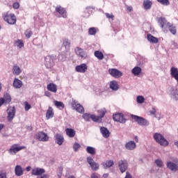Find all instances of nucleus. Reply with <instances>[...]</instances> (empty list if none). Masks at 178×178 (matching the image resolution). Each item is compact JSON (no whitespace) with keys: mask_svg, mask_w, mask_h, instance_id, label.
<instances>
[{"mask_svg":"<svg viewBox=\"0 0 178 178\" xmlns=\"http://www.w3.org/2000/svg\"><path fill=\"white\" fill-rule=\"evenodd\" d=\"M2 17L6 23L8 24H16L17 19H16V15L13 13H9V12L4 13L2 15Z\"/></svg>","mask_w":178,"mask_h":178,"instance_id":"nucleus-1","label":"nucleus"},{"mask_svg":"<svg viewBox=\"0 0 178 178\" xmlns=\"http://www.w3.org/2000/svg\"><path fill=\"white\" fill-rule=\"evenodd\" d=\"M153 137L155 141L162 147H168L169 145V142L165 138V137H163V136H162V134L155 133Z\"/></svg>","mask_w":178,"mask_h":178,"instance_id":"nucleus-2","label":"nucleus"},{"mask_svg":"<svg viewBox=\"0 0 178 178\" xmlns=\"http://www.w3.org/2000/svg\"><path fill=\"white\" fill-rule=\"evenodd\" d=\"M7 112V120L8 122H12L13 119H15V116H16V108L15 106H9L6 111Z\"/></svg>","mask_w":178,"mask_h":178,"instance_id":"nucleus-3","label":"nucleus"},{"mask_svg":"<svg viewBox=\"0 0 178 178\" xmlns=\"http://www.w3.org/2000/svg\"><path fill=\"white\" fill-rule=\"evenodd\" d=\"M131 119H133V120H135L136 123H138V124H140V126H147V124H148V121H147V120H145L143 117L131 114Z\"/></svg>","mask_w":178,"mask_h":178,"instance_id":"nucleus-4","label":"nucleus"},{"mask_svg":"<svg viewBox=\"0 0 178 178\" xmlns=\"http://www.w3.org/2000/svg\"><path fill=\"white\" fill-rule=\"evenodd\" d=\"M55 12L56 13H58L60 17H63V19H66V17H67V11L66 10V8L60 6L56 7Z\"/></svg>","mask_w":178,"mask_h":178,"instance_id":"nucleus-5","label":"nucleus"},{"mask_svg":"<svg viewBox=\"0 0 178 178\" xmlns=\"http://www.w3.org/2000/svg\"><path fill=\"white\" fill-rule=\"evenodd\" d=\"M106 108H102L97 111L99 115H95L96 123H101L102 122V118L106 115Z\"/></svg>","mask_w":178,"mask_h":178,"instance_id":"nucleus-6","label":"nucleus"},{"mask_svg":"<svg viewBox=\"0 0 178 178\" xmlns=\"http://www.w3.org/2000/svg\"><path fill=\"white\" fill-rule=\"evenodd\" d=\"M22 149H26V146H20L19 147V145L17 144H14L13 145L10 149H9V153L10 154H17L19 151H22Z\"/></svg>","mask_w":178,"mask_h":178,"instance_id":"nucleus-7","label":"nucleus"},{"mask_svg":"<svg viewBox=\"0 0 178 178\" xmlns=\"http://www.w3.org/2000/svg\"><path fill=\"white\" fill-rule=\"evenodd\" d=\"M87 162L90 164L92 170H98L99 169V164H98V163H95L92 157L88 156L87 158Z\"/></svg>","mask_w":178,"mask_h":178,"instance_id":"nucleus-8","label":"nucleus"},{"mask_svg":"<svg viewBox=\"0 0 178 178\" xmlns=\"http://www.w3.org/2000/svg\"><path fill=\"white\" fill-rule=\"evenodd\" d=\"M108 73L115 79H119V77H122L123 76V73L118 69L111 68L108 70Z\"/></svg>","mask_w":178,"mask_h":178,"instance_id":"nucleus-9","label":"nucleus"},{"mask_svg":"<svg viewBox=\"0 0 178 178\" xmlns=\"http://www.w3.org/2000/svg\"><path fill=\"white\" fill-rule=\"evenodd\" d=\"M128 166L129 164L126 160H120L118 162V168H120L121 173H124V172L127 170Z\"/></svg>","mask_w":178,"mask_h":178,"instance_id":"nucleus-10","label":"nucleus"},{"mask_svg":"<svg viewBox=\"0 0 178 178\" xmlns=\"http://www.w3.org/2000/svg\"><path fill=\"white\" fill-rule=\"evenodd\" d=\"M71 105L72 106V108L75 109L76 112H79V113H83V112H84V108L83 107V106H81V104H77L76 101H72Z\"/></svg>","mask_w":178,"mask_h":178,"instance_id":"nucleus-11","label":"nucleus"},{"mask_svg":"<svg viewBox=\"0 0 178 178\" xmlns=\"http://www.w3.org/2000/svg\"><path fill=\"white\" fill-rule=\"evenodd\" d=\"M113 119L115 122H119L120 123H126V118L123 113H117L113 115Z\"/></svg>","mask_w":178,"mask_h":178,"instance_id":"nucleus-12","label":"nucleus"},{"mask_svg":"<svg viewBox=\"0 0 178 178\" xmlns=\"http://www.w3.org/2000/svg\"><path fill=\"white\" fill-rule=\"evenodd\" d=\"M75 54L81 59H86L87 58V53L84 51V49L80 47H76L75 49Z\"/></svg>","mask_w":178,"mask_h":178,"instance_id":"nucleus-13","label":"nucleus"},{"mask_svg":"<svg viewBox=\"0 0 178 178\" xmlns=\"http://www.w3.org/2000/svg\"><path fill=\"white\" fill-rule=\"evenodd\" d=\"M88 69V66L86 63H82L79 65H77L75 67V70L78 73H86V72H87Z\"/></svg>","mask_w":178,"mask_h":178,"instance_id":"nucleus-14","label":"nucleus"},{"mask_svg":"<svg viewBox=\"0 0 178 178\" xmlns=\"http://www.w3.org/2000/svg\"><path fill=\"white\" fill-rule=\"evenodd\" d=\"M36 137L37 139L39 141H48V140H49V138L48 137V135H47V134L42 132V131H40L36 134Z\"/></svg>","mask_w":178,"mask_h":178,"instance_id":"nucleus-15","label":"nucleus"},{"mask_svg":"<svg viewBox=\"0 0 178 178\" xmlns=\"http://www.w3.org/2000/svg\"><path fill=\"white\" fill-rule=\"evenodd\" d=\"M45 65L47 69H51L54 66V56H47L45 58Z\"/></svg>","mask_w":178,"mask_h":178,"instance_id":"nucleus-16","label":"nucleus"},{"mask_svg":"<svg viewBox=\"0 0 178 178\" xmlns=\"http://www.w3.org/2000/svg\"><path fill=\"white\" fill-rule=\"evenodd\" d=\"M45 173V170L44 168H35L32 170V176H42Z\"/></svg>","mask_w":178,"mask_h":178,"instance_id":"nucleus-17","label":"nucleus"},{"mask_svg":"<svg viewBox=\"0 0 178 178\" xmlns=\"http://www.w3.org/2000/svg\"><path fill=\"white\" fill-rule=\"evenodd\" d=\"M137 145L135 141L131 140L125 144V148L127 149H129V151H133V149H136Z\"/></svg>","mask_w":178,"mask_h":178,"instance_id":"nucleus-18","label":"nucleus"},{"mask_svg":"<svg viewBox=\"0 0 178 178\" xmlns=\"http://www.w3.org/2000/svg\"><path fill=\"white\" fill-rule=\"evenodd\" d=\"M83 118L86 122H90V120L91 119L92 120V122H95L97 123L95 115H94V114L84 113L83 115Z\"/></svg>","mask_w":178,"mask_h":178,"instance_id":"nucleus-19","label":"nucleus"},{"mask_svg":"<svg viewBox=\"0 0 178 178\" xmlns=\"http://www.w3.org/2000/svg\"><path fill=\"white\" fill-rule=\"evenodd\" d=\"M147 41H149V42H152V44H158L159 42L158 38H155L151 33L147 34Z\"/></svg>","mask_w":178,"mask_h":178,"instance_id":"nucleus-20","label":"nucleus"},{"mask_svg":"<svg viewBox=\"0 0 178 178\" xmlns=\"http://www.w3.org/2000/svg\"><path fill=\"white\" fill-rule=\"evenodd\" d=\"M100 131L103 137H104V138H108V137H109L111 134V133L109 132V130H108L105 127H100Z\"/></svg>","mask_w":178,"mask_h":178,"instance_id":"nucleus-21","label":"nucleus"},{"mask_svg":"<svg viewBox=\"0 0 178 178\" xmlns=\"http://www.w3.org/2000/svg\"><path fill=\"white\" fill-rule=\"evenodd\" d=\"M158 22L159 25L161 26V29H163V27H168V21L166 20V18L165 17H160L159 18Z\"/></svg>","mask_w":178,"mask_h":178,"instance_id":"nucleus-22","label":"nucleus"},{"mask_svg":"<svg viewBox=\"0 0 178 178\" xmlns=\"http://www.w3.org/2000/svg\"><path fill=\"white\" fill-rule=\"evenodd\" d=\"M13 85L15 88H22L23 86V82L20 79L15 78Z\"/></svg>","mask_w":178,"mask_h":178,"instance_id":"nucleus-23","label":"nucleus"},{"mask_svg":"<svg viewBox=\"0 0 178 178\" xmlns=\"http://www.w3.org/2000/svg\"><path fill=\"white\" fill-rule=\"evenodd\" d=\"M65 133H66L67 136H68V137H70V138H73V137H74V136H76V131H74V129H73L72 128H67L65 129Z\"/></svg>","mask_w":178,"mask_h":178,"instance_id":"nucleus-24","label":"nucleus"},{"mask_svg":"<svg viewBox=\"0 0 178 178\" xmlns=\"http://www.w3.org/2000/svg\"><path fill=\"white\" fill-rule=\"evenodd\" d=\"M166 29H168L169 31L173 34V35H176V33H177V30L176 29V26L170 23L167 24Z\"/></svg>","mask_w":178,"mask_h":178,"instance_id":"nucleus-25","label":"nucleus"},{"mask_svg":"<svg viewBox=\"0 0 178 178\" xmlns=\"http://www.w3.org/2000/svg\"><path fill=\"white\" fill-rule=\"evenodd\" d=\"M54 108H52L51 106H49L46 113V118L47 120L51 119V118H54Z\"/></svg>","mask_w":178,"mask_h":178,"instance_id":"nucleus-26","label":"nucleus"},{"mask_svg":"<svg viewBox=\"0 0 178 178\" xmlns=\"http://www.w3.org/2000/svg\"><path fill=\"white\" fill-rule=\"evenodd\" d=\"M56 142L58 145H62L63 144V141H65V139L63 138V136L59 134H56Z\"/></svg>","mask_w":178,"mask_h":178,"instance_id":"nucleus-27","label":"nucleus"},{"mask_svg":"<svg viewBox=\"0 0 178 178\" xmlns=\"http://www.w3.org/2000/svg\"><path fill=\"white\" fill-rule=\"evenodd\" d=\"M48 91L51 92H56L58 91V86L55 83H49L47 87Z\"/></svg>","mask_w":178,"mask_h":178,"instance_id":"nucleus-28","label":"nucleus"},{"mask_svg":"<svg viewBox=\"0 0 178 178\" xmlns=\"http://www.w3.org/2000/svg\"><path fill=\"white\" fill-rule=\"evenodd\" d=\"M110 88L113 91H118L119 90V83L116 81H112L110 82Z\"/></svg>","mask_w":178,"mask_h":178,"instance_id":"nucleus-29","label":"nucleus"},{"mask_svg":"<svg viewBox=\"0 0 178 178\" xmlns=\"http://www.w3.org/2000/svg\"><path fill=\"white\" fill-rule=\"evenodd\" d=\"M114 164L115 163L112 160L106 161L105 162L102 163V165L104 168V169L112 168V165Z\"/></svg>","mask_w":178,"mask_h":178,"instance_id":"nucleus-30","label":"nucleus"},{"mask_svg":"<svg viewBox=\"0 0 178 178\" xmlns=\"http://www.w3.org/2000/svg\"><path fill=\"white\" fill-rule=\"evenodd\" d=\"M167 168H168V169H170V170H173L174 172H176V170H177L178 169L177 165L172 162L167 163Z\"/></svg>","mask_w":178,"mask_h":178,"instance_id":"nucleus-31","label":"nucleus"},{"mask_svg":"<svg viewBox=\"0 0 178 178\" xmlns=\"http://www.w3.org/2000/svg\"><path fill=\"white\" fill-rule=\"evenodd\" d=\"M3 101V104H10V102L12 101V97H10V95L6 93L3 95V97L1 98Z\"/></svg>","mask_w":178,"mask_h":178,"instance_id":"nucleus-32","label":"nucleus"},{"mask_svg":"<svg viewBox=\"0 0 178 178\" xmlns=\"http://www.w3.org/2000/svg\"><path fill=\"white\" fill-rule=\"evenodd\" d=\"M15 173L16 176H22L23 168L20 165H16L15 168Z\"/></svg>","mask_w":178,"mask_h":178,"instance_id":"nucleus-33","label":"nucleus"},{"mask_svg":"<svg viewBox=\"0 0 178 178\" xmlns=\"http://www.w3.org/2000/svg\"><path fill=\"white\" fill-rule=\"evenodd\" d=\"M13 73L15 74V76H19L20 73H22V70L20 69L19 66L14 65L13 67Z\"/></svg>","mask_w":178,"mask_h":178,"instance_id":"nucleus-34","label":"nucleus"},{"mask_svg":"<svg viewBox=\"0 0 178 178\" xmlns=\"http://www.w3.org/2000/svg\"><path fill=\"white\" fill-rule=\"evenodd\" d=\"M151 6H152V2L149 1H145L143 2V8L145 10H148V9H151Z\"/></svg>","mask_w":178,"mask_h":178,"instance_id":"nucleus-35","label":"nucleus"},{"mask_svg":"<svg viewBox=\"0 0 178 178\" xmlns=\"http://www.w3.org/2000/svg\"><path fill=\"white\" fill-rule=\"evenodd\" d=\"M95 56L99 60H102V59H104V54H102V51H99L98 50L95 51Z\"/></svg>","mask_w":178,"mask_h":178,"instance_id":"nucleus-36","label":"nucleus"},{"mask_svg":"<svg viewBox=\"0 0 178 178\" xmlns=\"http://www.w3.org/2000/svg\"><path fill=\"white\" fill-rule=\"evenodd\" d=\"M86 152H88V154H90V155H95V148L91 146H88L86 147Z\"/></svg>","mask_w":178,"mask_h":178,"instance_id":"nucleus-37","label":"nucleus"},{"mask_svg":"<svg viewBox=\"0 0 178 178\" xmlns=\"http://www.w3.org/2000/svg\"><path fill=\"white\" fill-rule=\"evenodd\" d=\"M132 73H133V74H134V76H138V74H140V73H141V67H135L132 70Z\"/></svg>","mask_w":178,"mask_h":178,"instance_id":"nucleus-38","label":"nucleus"},{"mask_svg":"<svg viewBox=\"0 0 178 178\" xmlns=\"http://www.w3.org/2000/svg\"><path fill=\"white\" fill-rule=\"evenodd\" d=\"M15 47H17V48H19L20 49L21 48H23V47H24V43L22 40H17L15 42Z\"/></svg>","mask_w":178,"mask_h":178,"instance_id":"nucleus-39","label":"nucleus"},{"mask_svg":"<svg viewBox=\"0 0 178 178\" xmlns=\"http://www.w3.org/2000/svg\"><path fill=\"white\" fill-rule=\"evenodd\" d=\"M89 35H95L97 34V29L91 27L88 29Z\"/></svg>","mask_w":178,"mask_h":178,"instance_id":"nucleus-40","label":"nucleus"},{"mask_svg":"<svg viewBox=\"0 0 178 178\" xmlns=\"http://www.w3.org/2000/svg\"><path fill=\"white\" fill-rule=\"evenodd\" d=\"M54 105H56L57 108H62V109L65 108V104L62 102L54 101Z\"/></svg>","mask_w":178,"mask_h":178,"instance_id":"nucleus-41","label":"nucleus"},{"mask_svg":"<svg viewBox=\"0 0 178 178\" xmlns=\"http://www.w3.org/2000/svg\"><path fill=\"white\" fill-rule=\"evenodd\" d=\"M81 147V145H80L79 143L76 142L74 143L73 149L74 152H77V151H79V148Z\"/></svg>","mask_w":178,"mask_h":178,"instance_id":"nucleus-42","label":"nucleus"},{"mask_svg":"<svg viewBox=\"0 0 178 178\" xmlns=\"http://www.w3.org/2000/svg\"><path fill=\"white\" fill-rule=\"evenodd\" d=\"M63 45L65 47V48H70V40L68 39H64Z\"/></svg>","mask_w":178,"mask_h":178,"instance_id":"nucleus-43","label":"nucleus"},{"mask_svg":"<svg viewBox=\"0 0 178 178\" xmlns=\"http://www.w3.org/2000/svg\"><path fill=\"white\" fill-rule=\"evenodd\" d=\"M155 163L159 168H162V166H163V162L161 159L155 160Z\"/></svg>","mask_w":178,"mask_h":178,"instance_id":"nucleus-44","label":"nucleus"},{"mask_svg":"<svg viewBox=\"0 0 178 178\" xmlns=\"http://www.w3.org/2000/svg\"><path fill=\"white\" fill-rule=\"evenodd\" d=\"M136 99L138 104H143V102L145 101V99H144V97L143 96H138Z\"/></svg>","mask_w":178,"mask_h":178,"instance_id":"nucleus-45","label":"nucleus"},{"mask_svg":"<svg viewBox=\"0 0 178 178\" xmlns=\"http://www.w3.org/2000/svg\"><path fill=\"white\" fill-rule=\"evenodd\" d=\"M25 34V37H26V38H30V37H31V35H33V31H30V30H26L24 33Z\"/></svg>","mask_w":178,"mask_h":178,"instance_id":"nucleus-46","label":"nucleus"},{"mask_svg":"<svg viewBox=\"0 0 178 178\" xmlns=\"http://www.w3.org/2000/svg\"><path fill=\"white\" fill-rule=\"evenodd\" d=\"M29 109H31V105L29 104V102H25V106H24V110L27 112Z\"/></svg>","mask_w":178,"mask_h":178,"instance_id":"nucleus-47","label":"nucleus"},{"mask_svg":"<svg viewBox=\"0 0 178 178\" xmlns=\"http://www.w3.org/2000/svg\"><path fill=\"white\" fill-rule=\"evenodd\" d=\"M159 2H160L161 5H163V6H168V5H170L169 1H159Z\"/></svg>","mask_w":178,"mask_h":178,"instance_id":"nucleus-48","label":"nucleus"},{"mask_svg":"<svg viewBox=\"0 0 178 178\" xmlns=\"http://www.w3.org/2000/svg\"><path fill=\"white\" fill-rule=\"evenodd\" d=\"M150 115H153V116H156V109L155 108H153L150 111H149Z\"/></svg>","mask_w":178,"mask_h":178,"instance_id":"nucleus-49","label":"nucleus"},{"mask_svg":"<svg viewBox=\"0 0 178 178\" xmlns=\"http://www.w3.org/2000/svg\"><path fill=\"white\" fill-rule=\"evenodd\" d=\"M0 178H7L6 172L0 171Z\"/></svg>","mask_w":178,"mask_h":178,"instance_id":"nucleus-50","label":"nucleus"},{"mask_svg":"<svg viewBox=\"0 0 178 178\" xmlns=\"http://www.w3.org/2000/svg\"><path fill=\"white\" fill-rule=\"evenodd\" d=\"M13 8L14 9H19V8H20V4L18 2H15L13 3Z\"/></svg>","mask_w":178,"mask_h":178,"instance_id":"nucleus-51","label":"nucleus"},{"mask_svg":"<svg viewBox=\"0 0 178 178\" xmlns=\"http://www.w3.org/2000/svg\"><path fill=\"white\" fill-rule=\"evenodd\" d=\"M105 15H106L107 19H113V17H115V16L113 14H109V13H106Z\"/></svg>","mask_w":178,"mask_h":178,"instance_id":"nucleus-52","label":"nucleus"},{"mask_svg":"<svg viewBox=\"0 0 178 178\" xmlns=\"http://www.w3.org/2000/svg\"><path fill=\"white\" fill-rule=\"evenodd\" d=\"M37 178H49V175L45 174V175H43L40 177H38Z\"/></svg>","mask_w":178,"mask_h":178,"instance_id":"nucleus-53","label":"nucleus"},{"mask_svg":"<svg viewBox=\"0 0 178 178\" xmlns=\"http://www.w3.org/2000/svg\"><path fill=\"white\" fill-rule=\"evenodd\" d=\"M124 178H132L131 175H130V172H126V176H125Z\"/></svg>","mask_w":178,"mask_h":178,"instance_id":"nucleus-54","label":"nucleus"},{"mask_svg":"<svg viewBox=\"0 0 178 178\" xmlns=\"http://www.w3.org/2000/svg\"><path fill=\"white\" fill-rule=\"evenodd\" d=\"M127 10H128V12H132L133 11V7L127 6Z\"/></svg>","mask_w":178,"mask_h":178,"instance_id":"nucleus-55","label":"nucleus"},{"mask_svg":"<svg viewBox=\"0 0 178 178\" xmlns=\"http://www.w3.org/2000/svg\"><path fill=\"white\" fill-rule=\"evenodd\" d=\"M3 102V99L0 98V107L3 106V104H4Z\"/></svg>","mask_w":178,"mask_h":178,"instance_id":"nucleus-56","label":"nucleus"},{"mask_svg":"<svg viewBox=\"0 0 178 178\" xmlns=\"http://www.w3.org/2000/svg\"><path fill=\"white\" fill-rule=\"evenodd\" d=\"M90 177H91V178H99V177H97V175H95V173L92 174L91 176H90Z\"/></svg>","mask_w":178,"mask_h":178,"instance_id":"nucleus-57","label":"nucleus"},{"mask_svg":"<svg viewBox=\"0 0 178 178\" xmlns=\"http://www.w3.org/2000/svg\"><path fill=\"white\" fill-rule=\"evenodd\" d=\"M26 170L27 172H30V171L31 170V166H28V167H26Z\"/></svg>","mask_w":178,"mask_h":178,"instance_id":"nucleus-58","label":"nucleus"},{"mask_svg":"<svg viewBox=\"0 0 178 178\" xmlns=\"http://www.w3.org/2000/svg\"><path fill=\"white\" fill-rule=\"evenodd\" d=\"M46 97H51V92H45Z\"/></svg>","mask_w":178,"mask_h":178,"instance_id":"nucleus-59","label":"nucleus"},{"mask_svg":"<svg viewBox=\"0 0 178 178\" xmlns=\"http://www.w3.org/2000/svg\"><path fill=\"white\" fill-rule=\"evenodd\" d=\"M3 127H5V125L3 124H0V131L3 129Z\"/></svg>","mask_w":178,"mask_h":178,"instance_id":"nucleus-60","label":"nucleus"},{"mask_svg":"<svg viewBox=\"0 0 178 178\" xmlns=\"http://www.w3.org/2000/svg\"><path fill=\"white\" fill-rule=\"evenodd\" d=\"M174 98H175V99H178V94H175Z\"/></svg>","mask_w":178,"mask_h":178,"instance_id":"nucleus-61","label":"nucleus"},{"mask_svg":"<svg viewBox=\"0 0 178 178\" xmlns=\"http://www.w3.org/2000/svg\"><path fill=\"white\" fill-rule=\"evenodd\" d=\"M108 176H109L108 174H104V175H103V177H104V178H107Z\"/></svg>","mask_w":178,"mask_h":178,"instance_id":"nucleus-62","label":"nucleus"},{"mask_svg":"<svg viewBox=\"0 0 178 178\" xmlns=\"http://www.w3.org/2000/svg\"><path fill=\"white\" fill-rule=\"evenodd\" d=\"M134 140L136 143H138V137L135 136Z\"/></svg>","mask_w":178,"mask_h":178,"instance_id":"nucleus-63","label":"nucleus"},{"mask_svg":"<svg viewBox=\"0 0 178 178\" xmlns=\"http://www.w3.org/2000/svg\"><path fill=\"white\" fill-rule=\"evenodd\" d=\"M175 145H176V147H177V148H178V142H175Z\"/></svg>","mask_w":178,"mask_h":178,"instance_id":"nucleus-64","label":"nucleus"}]
</instances>
